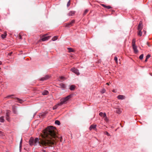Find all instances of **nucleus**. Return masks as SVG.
<instances>
[{
	"label": "nucleus",
	"instance_id": "7ed1b4c3",
	"mask_svg": "<svg viewBox=\"0 0 152 152\" xmlns=\"http://www.w3.org/2000/svg\"><path fill=\"white\" fill-rule=\"evenodd\" d=\"M75 21L74 20H72L70 23L65 24V27H69L72 26L74 23Z\"/></svg>",
	"mask_w": 152,
	"mask_h": 152
},
{
	"label": "nucleus",
	"instance_id": "f8f14e48",
	"mask_svg": "<svg viewBox=\"0 0 152 152\" xmlns=\"http://www.w3.org/2000/svg\"><path fill=\"white\" fill-rule=\"evenodd\" d=\"M116 110L115 111L116 113L118 114H120L122 112V110L120 108H117L116 109Z\"/></svg>",
	"mask_w": 152,
	"mask_h": 152
},
{
	"label": "nucleus",
	"instance_id": "ea45409f",
	"mask_svg": "<svg viewBox=\"0 0 152 152\" xmlns=\"http://www.w3.org/2000/svg\"><path fill=\"white\" fill-rule=\"evenodd\" d=\"M105 134L106 135H107L108 136H110V134L107 132H105Z\"/></svg>",
	"mask_w": 152,
	"mask_h": 152
},
{
	"label": "nucleus",
	"instance_id": "4c0bfd02",
	"mask_svg": "<svg viewBox=\"0 0 152 152\" xmlns=\"http://www.w3.org/2000/svg\"><path fill=\"white\" fill-rule=\"evenodd\" d=\"M103 114L102 112H100L99 113V115L101 116H102Z\"/></svg>",
	"mask_w": 152,
	"mask_h": 152
},
{
	"label": "nucleus",
	"instance_id": "c756f323",
	"mask_svg": "<svg viewBox=\"0 0 152 152\" xmlns=\"http://www.w3.org/2000/svg\"><path fill=\"white\" fill-rule=\"evenodd\" d=\"M114 60L115 61L116 63L117 64L118 63V58L116 56H115L114 59Z\"/></svg>",
	"mask_w": 152,
	"mask_h": 152
},
{
	"label": "nucleus",
	"instance_id": "423d86ee",
	"mask_svg": "<svg viewBox=\"0 0 152 152\" xmlns=\"http://www.w3.org/2000/svg\"><path fill=\"white\" fill-rule=\"evenodd\" d=\"M29 142V144L30 145L32 146L33 145H34V139L32 137L30 138Z\"/></svg>",
	"mask_w": 152,
	"mask_h": 152
},
{
	"label": "nucleus",
	"instance_id": "2eb2a0df",
	"mask_svg": "<svg viewBox=\"0 0 152 152\" xmlns=\"http://www.w3.org/2000/svg\"><path fill=\"white\" fill-rule=\"evenodd\" d=\"M66 78L64 77L63 76H61L59 77V80L60 81H62L64 80Z\"/></svg>",
	"mask_w": 152,
	"mask_h": 152
},
{
	"label": "nucleus",
	"instance_id": "e433bc0d",
	"mask_svg": "<svg viewBox=\"0 0 152 152\" xmlns=\"http://www.w3.org/2000/svg\"><path fill=\"white\" fill-rule=\"evenodd\" d=\"M151 56V55L149 54H148L147 55V56H146V58H147V59H148Z\"/></svg>",
	"mask_w": 152,
	"mask_h": 152
},
{
	"label": "nucleus",
	"instance_id": "a19ab883",
	"mask_svg": "<svg viewBox=\"0 0 152 152\" xmlns=\"http://www.w3.org/2000/svg\"><path fill=\"white\" fill-rule=\"evenodd\" d=\"M102 116H103V118H105L107 117L106 114L105 113H104Z\"/></svg>",
	"mask_w": 152,
	"mask_h": 152
},
{
	"label": "nucleus",
	"instance_id": "c9c22d12",
	"mask_svg": "<svg viewBox=\"0 0 152 152\" xmlns=\"http://www.w3.org/2000/svg\"><path fill=\"white\" fill-rule=\"evenodd\" d=\"M70 0H69L67 3V7H69L70 6Z\"/></svg>",
	"mask_w": 152,
	"mask_h": 152
},
{
	"label": "nucleus",
	"instance_id": "a18cd8bd",
	"mask_svg": "<svg viewBox=\"0 0 152 152\" xmlns=\"http://www.w3.org/2000/svg\"><path fill=\"white\" fill-rule=\"evenodd\" d=\"M48 35V34H44V35H43L42 36V37H46V35Z\"/></svg>",
	"mask_w": 152,
	"mask_h": 152
},
{
	"label": "nucleus",
	"instance_id": "7c9ffc66",
	"mask_svg": "<svg viewBox=\"0 0 152 152\" xmlns=\"http://www.w3.org/2000/svg\"><path fill=\"white\" fill-rule=\"evenodd\" d=\"M143 54H142L141 55H140V56L139 58L140 59L142 60L143 59Z\"/></svg>",
	"mask_w": 152,
	"mask_h": 152
},
{
	"label": "nucleus",
	"instance_id": "f3484780",
	"mask_svg": "<svg viewBox=\"0 0 152 152\" xmlns=\"http://www.w3.org/2000/svg\"><path fill=\"white\" fill-rule=\"evenodd\" d=\"M135 42L136 40L134 38L132 39V46H134L135 45Z\"/></svg>",
	"mask_w": 152,
	"mask_h": 152
},
{
	"label": "nucleus",
	"instance_id": "3c124183",
	"mask_svg": "<svg viewBox=\"0 0 152 152\" xmlns=\"http://www.w3.org/2000/svg\"><path fill=\"white\" fill-rule=\"evenodd\" d=\"M147 60H148V59H147V58H146V59H145V62H146L147 61Z\"/></svg>",
	"mask_w": 152,
	"mask_h": 152
},
{
	"label": "nucleus",
	"instance_id": "cd10ccee",
	"mask_svg": "<svg viewBox=\"0 0 152 152\" xmlns=\"http://www.w3.org/2000/svg\"><path fill=\"white\" fill-rule=\"evenodd\" d=\"M17 99L20 103H21L23 102V101L22 99H20L18 98H17Z\"/></svg>",
	"mask_w": 152,
	"mask_h": 152
},
{
	"label": "nucleus",
	"instance_id": "9b49d317",
	"mask_svg": "<svg viewBox=\"0 0 152 152\" xmlns=\"http://www.w3.org/2000/svg\"><path fill=\"white\" fill-rule=\"evenodd\" d=\"M117 98L119 99H123L125 98V97L123 95H119L117 96Z\"/></svg>",
	"mask_w": 152,
	"mask_h": 152
},
{
	"label": "nucleus",
	"instance_id": "5701e85b",
	"mask_svg": "<svg viewBox=\"0 0 152 152\" xmlns=\"http://www.w3.org/2000/svg\"><path fill=\"white\" fill-rule=\"evenodd\" d=\"M141 30H138V35L139 36H141L142 35V33L141 31Z\"/></svg>",
	"mask_w": 152,
	"mask_h": 152
},
{
	"label": "nucleus",
	"instance_id": "dca6fc26",
	"mask_svg": "<svg viewBox=\"0 0 152 152\" xmlns=\"http://www.w3.org/2000/svg\"><path fill=\"white\" fill-rule=\"evenodd\" d=\"M75 14V12L73 11H71L68 14V15L69 16H73Z\"/></svg>",
	"mask_w": 152,
	"mask_h": 152
},
{
	"label": "nucleus",
	"instance_id": "393cba45",
	"mask_svg": "<svg viewBox=\"0 0 152 152\" xmlns=\"http://www.w3.org/2000/svg\"><path fill=\"white\" fill-rule=\"evenodd\" d=\"M55 124H57L58 125L60 124V121L58 120H56L55 121Z\"/></svg>",
	"mask_w": 152,
	"mask_h": 152
},
{
	"label": "nucleus",
	"instance_id": "2f4dec72",
	"mask_svg": "<svg viewBox=\"0 0 152 152\" xmlns=\"http://www.w3.org/2000/svg\"><path fill=\"white\" fill-rule=\"evenodd\" d=\"M106 91V90L105 89H102L101 91V93L102 94H103Z\"/></svg>",
	"mask_w": 152,
	"mask_h": 152
},
{
	"label": "nucleus",
	"instance_id": "20e7f679",
	"mask_svg": "<svg viewBox=\"0 0 152 152\" xmlns=\"http://www.w3.org/2000/svg\"><path fill=\"white\" fill-rule=\"evenodd\" d=\"M71 70L77 75H80V73L79 72L78 70L76 69L75 68H73L71 69Z\"/></svg>",
	"mask_w": 152,
	"mask_h": 152
},
{
	"label": "nucleus",
	"instance_id": "ddd939ff",
	"mask_svg": "<svg viewBox=\"0 0 152 152\" xmlns=\"http://www.w3.org/2000/svg\"><path fill=\"white\" fill-rule=\"evenodd\" d=\"M12 110L13 111V112L14 113H16L17 111H16V107L14 106H12Z\"/></svg>",
	"mask_w": 152,
	"mask_h": 152
},
{
	"label": "nucleus",
	"instance_id": "0eeeda50",
	"mask_svg": "<svg viewBox=\"0 0 152 152\" xmlns=\"http://www.w3.org/2000/svg\"><path fill=\"white\" fill-rule=\"evenodd\" d=\"M10 111L9 110H8L7 111L6 113V119L8 121H10V119L9 117V116L10 114Z\"/></svg>",
	"mask_w": 152,
	"mask_h": 152
},
{
	"label": "nucleus",
	"instance_id": "603ef678",
	"mask_svg": "<svg viewBox=\"0 0 152 152\" xmlns=\"http://www.w3.org/2000/svg\"><path fill=\"white\" fill-rule=\"evenodd\" d=\"M2 64V62L1 61H0V65H1Z\"/></svg>",
	"mask_w": 152,
	"mask_h": 152
},
{
	"label": "nucleus",
	"instance_id": "f257e3e1",
	"mask_svg": "<svg viewBox=\"0 0 152 152\" xmlns=\"http://www.w3.org/2000/svg\"><path fill=\"white\" fill-rule=\"evenodd\" d=\"M41 135L42 138H40L39 141L38 138H36L34 139V145L38 142L45 148H46L47 146L52 147L53 145L56 144V140H58L56 129L53 126H48L43 131Z\"/></svg>",
	"mask_w": 152,
	"mask_h": 152
},
{
	"label": "nucleus",
	"instance_id": "412c9836",
	"mask_svg": "<svg viewBox=\"0 0 152 152\" xmlns=\"http://www.w3.org/2000/svg\"><path fill=\"white\" fill-rule=\"evenodd\" d=\"M142 28V25H138V30H141Z\"/></svg>",
	"mask_w": 152,
	"mask_h": 152
},
{
	"label": "nucleus",
	"instance_id": "bb28decb",
	"mask_svg": "<svg viewBox=\"0 0 152 152\" xmlns=\"http://www.w3.org/2000/svg\"><path fill=\"white\" fill-rule=\"evenodd\" d=\"M17 99L20 103H21L23 102V101L22 99H20L18 98H17Z\"/></svg>",
	"mask_w": 152,
	"mask_h": 152
},
{
	"label": "nucleus",
	"instance_id": "473e14b6",
	"mask_svg": "<svg viewBox=\"0 0 152 152\" xmlns=\"http://www.w3.org/2000/svg\"><path fill=\"white\" fill-rule=\"evenodd\" d=\"M22 142V138H21L20 142V148H21Z\"/></svg>",
	"mask_w": 152,
	"mask_h": 152
},
{
	"label": "nucleus",
	"instance_id": "8fccbe9b",
	"mask_svg": "<svg viewBox=\"0 0 152 152\" xmlns=\"http://www.w3.org/2000/svg\"><path fill=\"white\" fill-rule=\"evenodd\" d=\"M56 107H53V109L54 110L55 109H56Z\"/></svg>",
	"mask_w": 152,
	"mask_h": 152
},
{
	"label": "nucleus",
	"instance_id": "39448f33",
	"mask_svg": "<svg viewBox=\"0 0 152 152\" xmlns=\"http://www.w3.org/2000/svg\"><path fill=\"white\" fill-rule=\"evenodd\" d=\"M50 77V76L48 75L45 76L44 77H43L41 78L39 80L40 81H43L49 79Z\"/></svg>",
	"mask_w": 152,
	"mask_h": 152
},
{
	"label": "nucleus",
	"instance_id": "6e6552de",
	"mask_svg": "<svg viewBox=\"0 0 152 152\" xmlns=\"http://www.w3.org/2000/svg\"><path fill=\"white\" fill-rule=\"evenodd\" d=\"M97 125H96L93 124L91 125L89 127V130H91L92 129H94L96 131H97V129L96 127Z\"/></svg>",
	"mask_w": 152,
	"mask_h": 152
},
{
	"label": "nucleus",
	"instance_id": "b1692460",
	"mask_svg": "<svg viewBox=\"0 0 152 152\" xmlns=\"http://www.w3.org/2000/svg\"><path fill=\"white\" fill-rule=\"evenodd\" d=\"M68 49L69 52H73L74 51V50L72 48H68Z\"/></svg>",
	"mask_w": 152,
	"mask_h": 152
},
{
	"label": "nucleus",
	"instance_id": "c85d7f7f",
	"mask_svg": "<svg viewBox=\"0 0 152 152\" xmlns=\"http://www.w3.org/2000/svg\"><path fill=\"white\" fill-rule=\"evenodd\" d=\"M88 10H87V9L85 11L84 13L83 14V15H86L87 14V13L88 12Z\"/></svg>",
	"mask_w": 152,
	"mask_h": 152
},
{
	"label": "nucleus",
	"instance_id": "37998d69",
	"mask_svg": "<svg viewBox=\"0 0 152 152\" xmlns=\"http://www.w3.org/2000/svg\"><path fill=\"white\" fill-rule=\"evenodd\" d=\"M139 25H140V26L141 25H142V22H141V21H140V23H139Z\"/></svg>",
	"mask_w": 152,
	"mask_h": 152
},
{
	"label": "nucleus",
	"instance_id": "864d4df0",
	"mask_svg": "<svg viewBox=\"0 0 152 152\" xmlns=\"http://www.w3.org/2000/svg\"><path fill=\"white\" fill-rule=\"evenodd\" d=\"M42 151H43V152H45V150H42Z\"/></svg>",
	"mask_w": 152,
	"mask_h": 152
},
{
	"label": "nucleus",
	"instance_id": "a211bd4d",
	"mask_svg": "<svg viewBox=\"0 0 152 152\" xmlns=\"http://www.w3.org/2000/svg\"><path fill=\"white\" fill-rule=\"evenodd\" d=\"M69 88L71 90L73 91L75 88V86H70Z\"/></svg>",
	"mask_w": 152,
	"mask_h": 152
},
{
	"label": "nucleus",
	"instance_id": "58836bf2",
	"mask_svg": "<svg viewBox=\"0 0 152 152\" xmlns=\"http://www.w3.org/2000/svg\"><path fill=\"white\" fill-rule=\"evenodd\" d=\"M4 135L3 133L1 131H0V136H1Z\"/></svg>",
	"mask_w": 152,
	"mask_h": 152
},
{
	"label": "nucleus",
	"instance_id": "49530a36",
	"mask_svg": "<svg viewBox=\"0 0 152 152\" xmlns=\"http://www.w3.org/2000/svg\"><path fill=\"white\" fill-rule=\"evenodd\" d=\"M147 45H148L149 47L150 46V45H149V43L148 42H147Z\"/></svg>",
	"mask_w": 152,
	"mask_h": 152
},
{
	"label": "nucleus",
	"instance_id": "f704fd0d",
	"mask_svg": "<svg viewBox=\"0 0 152 152\" xmlns=\"http://www.w3.org/2000/svg\"><path fill=\"white\" fill-rule=\"evenodd\" d=\"M18 38L19 39H22V37H21V34L20 33L19 34Z\"/></svg>",
	"mask_w": 152,
	"mask_h": 152
},
{
	"label": "nucleus",
	"instance_id": "4468645a",
	"mask_svg": "<svg viewBox=\"0 0 152 152\" xmlns=\"http://www.w3.org/2000/svg\"><path fill=\"white\" fill-rule=\"evenodd\" d=\"M101 5L104 7L106 8L107 9H110L112 8V7L110 6H106V5L104 4H102Z\"/></svg>",
	"mask_w": 152,
	"mask_h": 152
},
{
	"label": "nucleus",
	"instance_id": "aec40b11",
	"mask_svg": "<svg viewBox=\"0 0 152 152\" xmlns=\"http://www.w3.org/2000/svg\"><path fill=\"white\" fill-rule=\"evenodd\" d=\"M6 35H7L6 32H4V34H3L1 35V37L2 38L4 39L6 37Z\"/></svg>",
	"mask_w": 152,
	"mask_h": 152
},
{
	"label": "nucleus",
	"instance_id": "5fc2aeb1",
	"mask_svg": "<svg viewBox=\"0 0 152 152\" xmlns=\"http://www.w3.org/2000/svg\"><path fill=\"white\" fill-rule=\"evenodd\" d=\"M62 86L63 87V88H64V86Z\"/></svg>",
	"mask_w": 152,
	"mask_h": 152
},
{
	"label": "nucleus",
	"instance_id": "c03bdc74",
	"mask_svg": "<svg viewBox=\"0 0 152 152\" xmlns=\"http://www.w3.org/2000/svg\"><path fill=\"white\" fill-rule=\"evenodd\" d=\"M12 52H11L10 53H9L8 54V55H9L10 56H11V55H12Z\"/></svg>",
	"mask_w": 152,
	"mask_h": 152
},
{
	"label": "nucleus",
	"instance_id": "72a5a7b5",
	"mask_svg": "<svg viewBox=\"0 0 152 152\" xmlns=\"http://www.w3.org/2000/svg\"><path fill=\"white\" fill-rule=\"evenodd\" d=\"M14 95H9L7 96L6 98H12V96H14Z\"/></svg>",
	"mask_w": 152,
	"mask_h": 152
},
{
	"label": "nucleus",
	"instance_id": "79ce46f5",
	"mask_svg": "<svg viewBox=\"0 0 152 152\" xmlns=\"http://www.w3.org/2000/svg\"><path fill=\"white\" fill-rule=\"evenodd\" d=\"M105 121H108V119L107 117L104 118V119Z\"/></svg>",
	"mask_w": 152,
	"mask_h": 152
},
{
	"label": "nucleus",
	"instance_id": "a878e982",
	"mask_svg": "<svg viewBox=\"0 0 152 152\" xmlns=\"http://www.w3.org/2000/svg\"><path fill=\"white\" fill-rule=\"evenodd\" d=\"M58 38L57 36H55L54 37H53L52 39V40L53 41H54L56 40H57V39Z\"/></svg>",
	"mask_w": 152,
	"mask_h": 152
},
{
	"label": "nucleus",
	"instance_id": "9d476101",
	"mask_svg": "<svg viewBox=\"0 0 152 152\" xmlns=\"http://www.w3.org/2000/svg\"><path fill=\"white\" fill-rule=\"evenodd\" d=\"M132 46L134 53H137L138 52V50L137 49V47L136 46L134 45Z\"/></svg>",
	"mask_w": 152,
	"mask_h": 152
},
{
	"label": "nucleus",
	"instance_id": "09e8293b",
	"mask_svg": "<svg viewBox=\"0 0 152 152\" xmlns=\"http://www.w3.org/2000/svg\"><path fill=\"white\" fill-rule=\"evenodd\" d=\"M112 91L114 92H115V90L114 89L112 90Z\"/></svg>",
	"mask_w": 152,
	"mask_h": 152
},
{
	"label": "nucleus",
	"instance_id": "1a4fd4ad",
	"mask_svg": "<svg viewBox=\"0 0 152 152\" xmlns=\"http://www.w3.org/2000/svg\"><path fill=\"white\" fill-rule=\"evenodd\" d=\"M51 37V36H50L47 37H42V36L41 37V40L43 41H45L47 40L50 38Z\"/></svg>",
	"mask_w": 152,
	"mask_h": 152
},
{
	"label": "nucleus",
	"instance_id": "4be33fe9",
	"mask_svg": "<svg viewBox=\"0 0 152 152\" xmlns=\"http://www.w3.org/2000/svg\"><path fill=\"white\" fill-rule=\"evenodd\" d=\"M42 94L44 95H46L48 94V92L47 91H45Z\"/></svg>",
	"mask_w": 152,
	"mask_h": 152
},
{
	"label": "nucleus",
	"instance_id": "de8ad7c7",
	"mask_svg": "<svg viewBox=\"0 0 152 152\" xmlns=\"http://www.w3.org/2000/svg\"><path fill=\"white\" fill-rule=\"evenodd\" d=\"M110 84H111V83H106V84L107 85H110Z\"/></svg>",
	"mask_w": 152,
	"mask_h": 152
},
{
	"label": "nucleus",
	"instance_id": "6ab92c4d",
	"mask_svg": "<svg viewBox=\"0 0 152 152\" xmlns=\"http://www.w3.org/2000/svg\"><path fill=\"white\" fill-rule=\"evenodd\" d=\"M4 117L2 116L0 117V122H4Z\"/></svg>",
	"mask_w": 152,
	"mask_h": 152
},
{
	"label": "nucleus",
	"instance_id": "f03ea898",
	"mask_svg": "<svg viewBox=\"0 0 152 152\" xmlns=\"http://www.w3.org/2000/svg\"><path fill=\"white\" fill-rule=\"evenodd\" d=\"M72 96V95H69L66 97L65 98L61 99V102L58 104V105H61L63 104L66 103V102L68 101L69 99L71 98Z\"/></svg>",
	"mask_w": 152,
	"mask_h": 152
}]
</instances>
